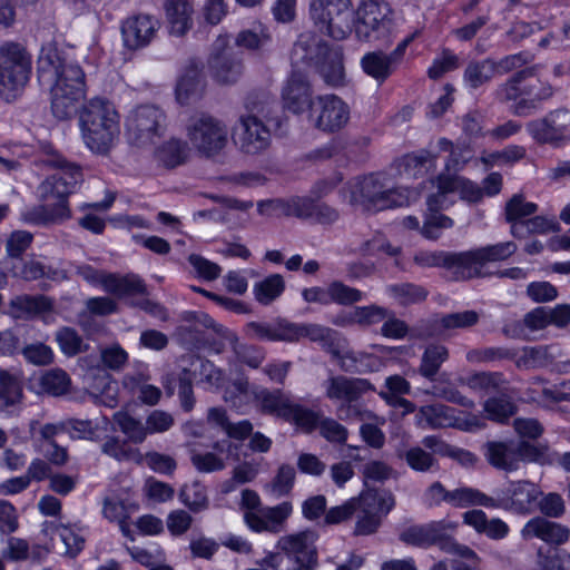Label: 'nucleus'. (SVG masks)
Instances as JSON below:
<instances>
[{"instance_id": "052dcab7", "label": "nucleus", "mask_w": 570, "mask_h": 570, "mask_svg": "<svg viewBox=\"0 0 570 570\" xmlns=\"http://www.w3.org/2000/svg\"><path fill=\"white\" fill-rule=\"evenodd\" d=\"M461 382L471 390L491 392L498 390L501 383H503V376L498 372H479L462 379Z\"/></svg>"}, {"instance_id": "a18cd8bd", "label": "nucleus", "mask_w": 570, "mask_h": 570, "mask_svg": "<svg viewBox=\"0 0 570 570\" xmlns=\"http://www.w3.org/2000/svg\"><path fill=\"white\" fill-rule=\"evenodd\" d=\"M449 504L454 508H466L470 505L492 508L493 497H490L474 488L462 487L451 490Z\"/></svg>"}, {"instance_id": "338daca9", "label": "nucleus", "mask_w": 570, "mask_h": 570, "mask_svg": "<svg viewBox=\"0 0 570 570\" xmlns=\"http://www.w3.org/2000/svg\"><path fill=\"white\" fill-rule=\"evenodd\" d=\"M484 411L489 419L504 422L515 412V405L507 396L491 397L484 402Z\"/></svg>"}, {"instance_id": "4c0bfd02", "label": "nucleus", "mask_w": 570, "mask_h": 570, "mask_svg": "<svg viewBox=\"0 0 570 570\" xmlns=\"http://www.w3.org/2000/svg\"><path fill=\"white\" fill-rule=\"evenodd\" d=\"M104 288L106 292L118 297L146 293V285L144 281L134 274L126 276L108 274L104 279Z\"/></svg>"}, {"instance_id": "3c124183", "label": "nucleus", "mask_w": 570, "mask_h": 570, "mask_svg": "<svg viewBox=\"0 0 570 570\" xmlns=\"http://www.w3.org/2000/svg\"><path fill=\"white\" fill-rule=\"evenodd\" d=\"M538 210V205L532 202H525L522 194H514L505 204V220L511 224H521Z\"/></svg>"}, {"instance_id": "5fc2aeb1", "label": "nucleus", "mask_w": 570, "mask_h": 570, "mask_svg": "<svg viewBox=\"0 0 570 570\" xmlns=\"http://www.w3.org/2000/svg\"><path fill=\"white\" fill-rule=\"evenodd\" d=\"M114 421L119 426L120 431L127 435L129 441L134 443H142L147 435V426L141 421L135 419L127 412H116Z\"/></svg>"}, {"instance_id": "aec40b11", "label": "nucleus", "mask_w": 570, "mask_h": 570, "mask_svg": "<svg viewBox=\"0 0 570 570\" xmlns=\"http://www.w3.org/2000/svg\"><path fill=\"white\" fill-rule=\"evenodd\" d=\"M400 540L414 547L439 544L442 549H448L452 544L448 525L443 521L411 525L400 533Z\"/></svg>"}, {"instance_id": "bf43d9fd", "label": "nucleus", "mask_w": 570, "mask_h": 570, "mask_svg": "<svg viewBox=\"0 0 570 570\" xmlns=\"http://www.w3.org/2000/svg\"><path fill=\"white\" fill-rule=\"evenodd\" d=\"M322 419L318 412L293 403L285 421L294 423L303 431L309 433L320 426Z\"/></svg>"}, {"instance_id": "2f4dec72", "label": "nucleus", "mask_w": 570, "mask_h": 570, "mask_svg": "<svg viewBox=\"0 0 570 570\" xmlns=\"http://www.w3.org/2000/svg\"><path fill=\"white\" fill-rule=\"evenodd\" d=\"M12 313L18 318H29L50 313L53 301L45 295H19L10 302Z\"/></svg>"}, {"instance_id": "c03bdc74", "label": "nucleus", "mask_w": 570, "mask_h": 570, "mask_svg": "<svg viewBox=\"0 0 570 570\" xmlns=\"http://www.w3.org/2000/svg\"><path fill=\"white\" fill-rule=\"evenodd\" d=\"M559 230L558 222L554 218H547L544 216H534L521 222V224H513L511 226V234L517 238H524L531 234H548Z\"/></svg>"}, {"instance_id": "ea45409f", "label": "nucleus", "mask_w": 570, "mask_h": 570, "mask_svg": "<svg viewBox=\"0 0 570 570\" xmlns=\"http://www.w3.org/2000/svg\"><path fill=\"white\" fill-rule=\"evenodd\" d=\"M247 107L252 115L257 116L269 128L278 129L282 126V109L275 99L264 96L262 99L248 98Z\"/></svg>"}, {"instance_id": "e433bc0d", "label": "nucleus", "mask_w": 570, "mask_h": 570, "mask_svg": "<svg viewBox=\"0 0 570 570\" xmlns=\"http://www.w3.org/2000/svg\"><path fill=\"white\" fill-rule=\"evenodd\" d=\"M449 348L440 343H430L425 346L421 363L419 366V373L429 381H434L442 364L449 360Z\"/></svg>"}, {"instance_id": "79ce46f5", "label": "nucleus", "mask_w": 570, "mask_h": 570, "mask_svg": "<svg viewBox=\"0 0 570 570\" xmlns=\"http://www.w3.org/2000/svg\"><path fill=\"white\" fill-rule=\"evenodd\" d=\"M494 76V60L485 58L470 61L464 70L463 79L470 88L478 89L490 82Z\"/></svg>"}, {"instance_id": "4468645a", "label": "nucleus", "mask_w": 570, "mask_h": 570, "mask_svg": "<svg viewBox=\"0 0 570 570\" xmlns=\"http://www.w3.org/2000/svg\"><path fill=\"white\" fill-rule=\"evenodd\" d=\"M517 248L518 247L514 242H504L462 252V276L468 281L492 275L493 273L484 271V266L488 263L500 262L509 258L517 252Z\"/></svg>"}, {"instance_id": "603ef678", "label": "nucleus", "mask_w": 570, "mask_h": 570, "mask_svg": "<svg viewBox=\"0 0 570 570\" xmlns=\"http://www.w3.org/2000/svg\"><path fill=\"white\" fill-rule=\"evenodd\" d=\"M55 340L61 352L68 357L86 352L89 347L78 332L69 326L60 327L55 334Z\"/></svg>"}, {"instance_id": "9b49d317", "label": "nucleus", "mask_w": 570, "mask_h": 570, "mask_svg": "<svg viewBox=\"0 0 570 570\" xmlns=\"http://www.w3.org/2000/svg\"><path fill=\"white\" fill-rule=\"evenodd\" d=\"M166 114L155 105H140L126 119V134L130 144L147 146L163 136L166 129Z\"/></svg>"}, {"instance_id": "cd10ccee", "label": "nucleus", "mask_w": 570, "mask_h": 570, "mask_svg": "<svg viewBox=\"0 0 570 570\" xmlns=\"http://www.w3.org/2000/svg\"><path fill=\"white\" fill-rule=\"evenodd\" d=\"M483 454L490 465L505 472L517 471L518 453L515 441H489L483 445Z\"/></svg>"}, {"instance_id": "0e129e2a", "label": "nucleus", "mask_w": 570, "mask_h": 570, "mask_svg": "<svg viewBox=\"0 0 570 570\" xmlns=\"http://www.w3.org/2000/svg\"><path fill=\"white\" fill-rule=\"evenodd\" d=\"M295 480V468L289 463H283L278 466L275 476L272 480V491L277 497L287 495L292 492Z\"/></svg>"}, {"instance_id": "4d7b16f0", "label": "nucleus", "mask_w": 570, "mask_h": 570, "mask_svg": "<svg viewBox=\"0 0 570 570\" xmlns=\"http://www.w3.org/2000/svg\"><path fill=\"white\" fill-rule=\"evenodd\" d=\"M515 444L519 465L522 461L534 462L541 465L549 464L552 462V459L549 453V448L547 445L533 444L523 440L515 441Z\"/></svg>"}, {"instance_id": "f03ea898", "label": "nucleus", "mask_w": 570, "mask_h": 570, "mask_svg": "<svg viewBox=\"0 0 570 570\" xmlns=\"http://www.w3.org/2000/svg\"><path fill=\"white\" fill-rule=\"evenodd\" d=\"M291 60L294 68L301 63L313 67L330 87L345 85L343 48L331 46L312 31L298 36L292 49Z\"/></svg>"}, {"instance_id": "774afa93", "label": "nucleus", "mask_w": 570, "mask_h": 570, "mask_svg": "<svg viewBox=\"0 0 570 570\" xmlns=\"http://www.w3.org/2000/svg\"><path fill=\"white\" fill-rule=\"evenodd\" d=\"M271 41L268 32L258 27L257 29L242 30L235 39V48L243 47L248 50H256L265 47Z\"/></svg>"}, {"instance_id": "7ed1b4c3", "label": "nucleus", "mask_w": 570, "mask_h": 570, "mask_svg": "<svg viewBox=\"0 0 570 570\" xmlns=\"http://www.w3.org/2000/svg\"><path fill=\"white\" fill-rule=\"evenodd\" d=\"M79 127L85 145L92 153L106 155L119 136V115L109 100L92 98L80 110Z\"/></svg>"}, {"instance_id": "c756f323", "label": "nucleus", "mask_w": 570, "mask_h": 570, "mask_svg": "<svg viewBox=\"0 0 570 570\" xmlns=\"http://www.w3.org/2000/svg\"><path fill=\"white\" fill-rule=\"evenodd\" d=\"M414 262L415 264L422 267H444L446 269L452 271L454 279L465 281V277L462 276V252H419L414 256Z\"/></svg>"}, {"instance_id": "a878e982", "label": "nucleus", "mask_w": 570, "mask_h": 570, "mask_svg": "<svg viewBox=\"0 0 570 570\" xmlns=\"http://www.w3.org/2000/svg\"><path fill=\"white\" fill-rule=\"evenodd\" d=\"M324 386L327 399L342 402H355L370 389V383L363 379H351L337 375L326 380Z\"/></svg>"}, {"instance_id": "20e7f679", "label": "nucleus", "mask_w": 570, "mask_h": 570, "mask_svg": "<svg viewBox=\"0 0 570 570\" xmlns=\"http://www.w3.org/2000/svg\"><path fill=\"white\" fill-rule=\"evenodd\" d=\"M314 530H303L286 534L277 540V552L268 553L261 562L274 570H316L318 552Z\"/></svg>"}, {"instance_id": "f8f14e48", "label": "nucleus", "mask_w": 570, "mask_h": 570, "mask_svg": "<svg viewBox=\"0 0 570 570\" xmlns=\"http://www.w3.org/2000/svg\"><path fill=\"white\" fill-rule=\"evenodd\" d=\"M395 505V499L391 492L368 490L358 498L357 521L354 529L356 535H368L379 529L382 517L386 515Z\"/></svg>"}, {"instance_id": "6ab92c4d", "label": "nucleus", "mask_w": 570, "mask_h": 570, "mask_svg": "<svg viewBox=\"0 0 570 570\" xmlns=\"http://www.w3.org/2000/svg\"><path fill=\"white\" fill-rule=\"evenodd\" d=\"M293 505L285 501L275 507L247 511L244 514L246 524L256 532L279 533L285 530L286 521L292 514Z\"/></svg>"}, {"instance_id": "49530a36", "label": "nucleus", "mask_w": 570, "mask_h": 570, "mask_svg": "<svg viewBox=\"0 0 570 570\" xmlns=\"http://www.w3.org/2000/svg\"><path fill=\"white\" fill-rule=\"evenodd\" d=\"M442 188L445 191L458 193L460 198L469 204H478L483 199V189L481 186L462 177H445Z\"/></svg>"}, {"instance_id": "69168bd1", "label": "nucleus", "mask_w": 570, "mask_h": 570, "mask_svg": "<svg viewBox=\"0 0 570 570\" xmlns=\"http://www.w3.org/2000/svg\"><path fill=\"white\" fill-rule=\"evenodd\" d=\"M331 303L338 305H352L364 298V293L357 288L351 287L341 281L330 283Z\"/></svg>"}, {"instance_id": "c9c22d12", "label": "nucleus", "mask_w": 570, "mask_h": 570, "mask_svg": "<svg viewBox=\"0 0 570 570\" xmlns=\"http://www.w3.org/2000/svg\"><path fill=\"white\" fill-rule=\"evenodd\" d=\"M525 98H522L513 109L517 116H529L543 100L553 96V88L549 82L537 80L535 82L527 83Z\"/></svg>"}, {"instance_id": "dca6fc26", "label": "nucleus", "mask_w": 570, "mask_h": 570, "mask_svg": "<svg viewBox=\"0 0 570 570\" xmlns=\"http://www.w3.org/2000/svg\"><path fill=\"white\" fill-rule=\"evenodd\" d=\"M208 68L213 78L219 83H234L244 71L242 52L227 45L224 38H218L208 59Z\"/></svg>"}, {"instance_id": "58836bf2", "label": "nucleus", "mask_w": 570, "mask_h": 570, "mask_svg": "<svg viewBox=\"0 0 570 570\" xmlns=\"http://www.w3.org/2000/svg\"><path fill=\"white\" fill-rule=\"evenodd\" d=\"M262 412L283 419L289 414L293 402L281 390H262L256 394Z\"/></svg>"}, {"instance_id": "6e6552de", "label": "nucleus", "mask_w": 570, "mask_h": 570, "mask_svg": "<svg viewBox=\"0 0 570 570\" xmlns=\"http://www.w3.org/2000/svg\"><path fill=\"white\" fill-rule=\"evenodd\" d=\"M309 16L320 31L334 40H344L352 32L351 0H311Z\"/></svg>"}, {"instance_id": "1a4fd4ad", "label": "nucleus", "mask_w": 570, "mask_h": 570, "mask_svg": "<svg viewBox=\"0 0 570 570\" xmlns=\"http://www.w3.org/2000/svg\"><path fill=\"white\" fill-rule=\"evenodd\" d=\"M352 199L374 210L401 207L407 203L404 193L394 188L384 174H371L360 179L352 190Z\"/></svg>"}, {"instance_id": "6e6d98bb", "label": "nucleus", "mask_w": 570, "mask_h": 570, "mask_svg": "<svg viewBox=\"0 0 570 570\" xmlns=\"http://www.w3.org/2000/svg\"><path fill=\"white\" fill-rule=\"evenodd\" d=\"M429 158L430 155L426 151H421L420 154H407L396 159L393 166L400 176L415 178L423 173Z\"/></svg>"}, {"instance_id": "9d476101", "label": "nucleus", "mask_w": 570, "mask_h": 570, "mask_svg": "<svg viewBox=\"0 0 570 570\" xmlns=\"http://www.w3.org/2000/svg\"><path fill=\"white\" fill-rule=\"evenodd\" d=\"M353 14L352 30L360 41L379 39L392 24V9L385 1L364 0L353 10Z\"/></svg>"}, {"instance_id": "09e8293b", "label": "nucleus", "mask_w": 570, "mask_h": 570, "mask_svg": "<svg viewBox=\"0 0 570 570\" xmlns=\"http://www.w3.org/2000/svg\"><path fill=\"white\" fill-rule=\"evenodd\" d=\"M386 292L403 306L421 303L428 296L424 287L413 283L392 284L386 287Z\"/></svg>"}, {"instance_id": "a211bd4d", "label": "nucleus", "mask_w": 570, "mask_h": 570, "mask_svg": "<svg viewBox=\"0 0 570 570\" xmlns=\"http://www.w3.org/2000/svg\"><path fill=\"white\" fill-rule=\"evenodd\" d=\"M160 27L159 21L150 14H135L122 21L124 45L131 50L148 46Z\"/></svg>"}, {"instance_id": "b1692460", "label": "nucleus", "mask_w": 570, "mask_h": 570, "mask_svg": "<svg viewBox=\"0 0 570 570\" xmlns=\"http://www.w3.org/2000/svg\"><path fill=\"white\" fill-rule=\"evenodd\" d=\"M521 537L524 540L540 539L548 544L561 546L569 540L570 530L544 517H534L524 524Z\"/></svg>"}, {"instance_id": "864d4df0", "label": "nucleus", "mask_w": 570, "mask_h": 570, "mask_svg": "<svg viewBox=\"0 0 570 570\" xmlns=\"http://www.w3.org/2000/svg\"><path fill=\"white\" fill-rule=\"evenodd\" d=\"M399 458L416 472H431L438 468V460L434 454L420 446H412L399 453Z\"/></svg>"}, {"instance_id": "5701e85b", "label": "nucleus", "mask_w": 570, "mask_h": 570, "mask_svg": "<svg viewBox=\"0 0 570 570\" xmlns=\"http://www.w3.org/2000/svg\"><path fill=\"white\" fill-rule=\"evenodd\" d=\"M242 132L239 134L240 149L248 155H256L266 150L271 144V128L264 125L257 116L240 118Z\"/></svg>"}, {"instance_id": "423d86ee", "label": "nucleus", "mask_w": 570, "mask_h": 570, "mask_svg": "<svg viewBox=\"0 0 570 570\" xmlns=\"http://www.w3.org/2000/svg\"><path fill=\"white\" fill-rule=\"evenodd\" d=\"M32 56L17 41L0 45V96L11 101L23 90L30 79Z\"/></svg>"}, {"instance_id": "ddd939ff", "label": "nucleus", "mask_w": 570, "mask_h": 570, "mask_svg": "<svg viewBox=\"0 0 570 570\" xmlns=\"http://www.w3.org/2000/svg\"><path fill=\"white\" fill-rule=\"evenodd\" d=\"M313 126L324 132H336L350 120V107L336 95H322L314 98L309 111Z\"/></svg>"}, {"instance_id": "37998d69", "label": "nucleus", "mask_w": 570, "mask_h": 570, "mask_svg": "<svg viewBox=\"0 0 570 570\" xmlns=\"http://www.w3.org/2000/svg\"><path fill=\"white\" fill-rule=\"evenodd\" d=\"M189 148L186 141L170 138L156 150L157 159L166 167L174 168L186 161Z\"/></svg>"}, {"instance_id": "c85d7f7f", "label": "nucleus", "mask_w": 570, "mask_h": 570, "mask_svg": "<svg viewBox=\"0 0 570 570\" xmlns=\"http://www.w3.org/2000/svg\"><path fill=\"white\" fill-rule=\"evenodd\" d=\"M246 334L256 340L271 342H293L292 322L277 318L273 322H249Z\"/></svg>"}, {"instance_id": "393cba45", "label": "nucleus", "mask_w": 570, "mask_h": 570, "mask_svg": "<svg viewBox=\"0 0 570 570\" xmlns=\"http://www.w3.org/2000/svg\"><path fill=\"white\" fill-rule=\"evenodd\" d=\"M538 70V66L523 68L514 72L504 82L500 83L494 90V98L500 104H512L511 111L522 98H525L527 85L524 81L533 77Z\"/></svg>"}, {"instance_id": "f257e3e1", "label": "nucleus", "mask_w": 570, "mask_h": 570, "mask_svg": "<svg viewBox=\"0 0 570 570\" xmlns=\"http://www.w3.org/2000/svg\"><path fill=\"white\" fill-rule=\"evenodd\" d=\"M42 163L58 169L38 187L39 197L46 204L38 205L24 213V220L38 225L58 224L71 217L68 197L82 181V171L76 164L69 163L51 144H41Z\"/></svg>"}, {"instance_id": "39448f33", "label": "nucleus", "mask_w": 570, "mask_h": 570, "mask_svg": "<svg viewBox=\"0 0 570 570\" xmlns=\"http://www.w3.org/2000/svg\"><path fill=\"white\" fill-rule=\"evenodd\" d=\"M37 76L39 82L50 90L86 91L83 70L53 42L42 46L37 60Z\"/></svg>"}, {"instance_id": "7c9ffc66", "label": "nucleus", "mask_w": 570, "mask_h": 570, "mask_svg": "<svg viewBox=\"0 0 570 570\" xmlns=\"http://www.w3.org/2000/svg\"><path fill=\"white\" fill-rule=\"evenodd\" d=\"M463 522L476 532L493 540H501L509 533V525L499 518L488 519L482 510H470L463 513Z\"/></svg>"}, {"instance_id": "680f3d73", "label": "nucleus", "mask_w": 570, "mask_h": 570, "mask_svg": "<svg viewBox=\"0 0 570 570\" xmlns=\"http://www.w3.org/2000/svg\"><path fill=\"white\" fill-rule=\"evenodd\" d=\"M70 384L68 374L60 370H51L46 372L40 379V385L47 393L59 396L65 394Z\"/></svg>"}, {"instance_id": "a19ab883", "label": "nucleus", "mask_w": 570, "mask_h": 570, "mask_svg": "<svg viewBox=\"0 0 570 570\" xmlns=\"http://www.w3.org/2000/svg\"><path fill=\"white\" fill-rule=\"evenodd\" d=\"M363 71L380 83L384 82L393 72V63L387 53L381 50L365 53L361 59Z\"/></svg>"}, {"instance_id": "bb28decb", "label": "nucleus", "mask_w": 570, "mask_h": 570, "mask_svg": "<svg viewBox=\"0 0 570 570\" xmlns=\"http://www.w3.org/2000/svg\"><path fill=\"white\" fill-rule=\"evenodd\" d=\"M164 9L170 36L183 37L191 29L194 8L189 0H165Z\"/></svg>"}, {"instance_id": "0eeeda50", "label": "nucleus", "mask_w": 570, "mask_h": 570, "mask_svg": "<svg viewBox=\"0 0 570 570\" xmlns=\"http://www.w3.org/2000/svg\"><path fill=\"white\" fill-rule=\"evenodd\" d=\"M185 131L190 146L205 158L219 156L229 141L227 125L205 112L189 117Z\"/></svg>"}, {"instance_id": "f704fd0d", "label": "nucleus", "mask_w": 570, "mask_h": 570, "mask_svg": "<svg viewBox=\"0 0 570 570\" xmlns=\"http://www.w3.org/2000/svg\"><path fill=\"white\" fill-rule=\"evenodd\" d=\"M23 382L18 372L0 368V411L8 410L21 402Z\"/></svg>"}, {"instance_id": "f3484780", "label": "nucleus", "mask_w": 570, "mask_h": 570, "mask_svg": "<svg viewBox=\"0 0 570 570\" xmlns=\"http://www.w3.org/2000/svg\"><path fill=\"white\" fill-rule=\"evenodd\" d=\"M528 132L539 144L559 146L570 137V110L554 109L527 125Z\"/></svg>"}, {"instance_id": "e2e57ef3", "label": "nucleus", "mask_w": 570, "mask_h": 570, "mask_svg": "<svg viewBox=\"0 0 570 570\" xmlns=\"http://www.w3.org/2000/svg\"><path fill=\"white\" fill-rule=\"evenodd\" d=\"M128 353L117 343L100 348V362L104 371H121L128 362Z\"/></svg>"}, {"instance_id": "8fccbe9b", "label": "nucleus", "mask_w": 570, "mask_h": 570, "mask_svg": "<svg viewBox=\"0 0 570 570\" xmlns=\"http://www.w3.org/2000/svg\"><path fill=\"white\" fill-rule=\"evenodd\" d=\"M285 282L282 275L273 274L254 285L253 292L258 303L268 305L282 295Z\"/></svg>"}, {"instance_id": "4be33fe9", "label": "nucleus", "mask_w": 570, "mask_h": 570, "mask_svg": "<svg viewBox=\"0 0 570 570\" xmlns=\"http://www.w3.org/2000/svg\"><path fill=\"white\" fill-rule=\"evenodd\" d=\"M419 423L432 429L459 428L471 431L478 428L476 419L463 421L455 416V410L444 404L422 406L417 413Z\"/></svg>"}, {"instance_id": "473e14b6", "label": "nucleus", "mask_w": 570, "mask_h": 570, "mask_svg": "<svg viewBox=\"0 0 570 570\" xmlns=\"http://www.w3.org/2000/svg\"><path fill=\"white\" fill-rule=\"evenodd\" d=\"M203 88L202 65L191 60L185 68L176 86L177 100L185 105L191 98L199 96Z\"/></svg>"}, {"instance_id": "de8ad7c7", "label": "nucleus", "mask_w": 570, "mask_h": 570, "mask_svg": "<svg viewBox=\"0 0 570 570\" xmlns=\"http://www.w3.org/2000/svg\"><path fill=\"white\" fill-rule=\"evenodd\" d=\"M179 499L191 512L199 513L209 507L207 489L198 481L180 489Z\"/></svg>"}, {"instance_id": "72a5a7b5", "label": "nucleus", "mask_w": 570, "mask_h": 570, "mask_svg": "<svg viewBox=\"0 0 570 570\" xmlns=\"http://www.w3.org/2000/svg\"><path fill=\"white\" fill-rule=\"evenodd\" d=\"M50 94L52 115L59 120H67L79 111V102L83 99L86 91L52 89Z\"/></svg>"}, {"instance_id": "412c9836", "label": "nucleus", "mask_w": 570, "mask_h": 570, "mask_svg": "<svg viewBox=\"0 0 570 570\" xmlns=\"http://www.w3.org/2000/svg\"><path fill=\"white\" fill-rule=\"evenodd\" d=\"M312 86L307 76L298 69H294L283 88L282 97L284 106L294 114L311 111L314 99Z\"/></svg>"}, {"instance_id": "13d9d810", "label": "nucleus", "mask_w": 570, "mask_h": 570, "mask_svg": "<svg viewBox=\"0 0 570 570\" xmlns=\"http://www.w3.org/2000/svg\"><path fill=\"white\" fill-rule=\"evenodd\" d=\"M518 353L513 348L508 347H483L473 348L466 353V361L473 364L490 363L503 360H514Z\"/></svg>"}, {"instance_id": "2eb2a0df", "label": "nucleus", "mask_w": 570, "mask_h": 570, "mask_svg": "<svg viewBox=\"0 0 570 570\" xmlns=\"http://www.w3.org/2000/svg\"><path fill=\"white\" fill-rule=\"evenodd\" d=\"M541 495L537 484L528 480L510 482L504 491H497L493 497L492 509H502L515 514L525 515L533 511V508Z\"/></svg>"}]
</instances>
